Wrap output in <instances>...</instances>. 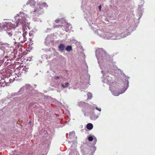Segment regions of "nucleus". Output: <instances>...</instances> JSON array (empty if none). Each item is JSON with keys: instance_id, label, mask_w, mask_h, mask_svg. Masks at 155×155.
I'll return each instance as SVG.
<instances>
[{"instance_id": "obj_1", "label": "nucleus", "mask_w": 155, "mask_h": 155, "mask_svg": "<svg viewBox=\"0 0 155 155\" xmlns=\"http://www.w3.org/2000/svg\"><path fill=\"white\" fill-rule=\"evenodd\" d=\"M15 24H12L10 22H5L3 25V29L6 31H9L18 26L19 22L25 24V15L23 13H20L15 17Z\"/></svg>"}, {"instance_id": "obj_2", "label": "nucleus", "mask_w": 155, "mask_h": 155, "mask_svg": "<svg viewBox=\"0 0 155 155\" xmlns=\"http://www.w3.org/2000/svg\"><path fill=\"white\" fill-rule=\"evenodd\" d=\"M22 30L23 32V33L22 34V36L20 37L19 36L21 35V33L19 32H17L15 35H14V36L16 35V37L14 38L15 40L18 39L22 43H24L27 40V38L25 37V35L28 34V32L27 31V28L25 26H23Z\"/></svg>"}, {"instance_id": "obj_3", "label": "nucleus", "mask_w": 155, "mask_h": 155, "mask_svg": "<svg viewBox=\"0 0 155 155\" xmlns=\"http://www.w3.org/2000/svg\"><path fill=\"white\" fill-rule=\"evenodd\" d=\"M34 12L37 15L42 14L43 13V11L42 6L40 4H36L35 7L34 9Z\"/></svg>"}, {"instance_id": "obj_4", "label": "nucleus", "mask_w": 155, "mask_h": 155, "mask_svg": "<svg viewBox=\"0 0 155 155\" xmlns=\"http://www.w3.org/2000/svg\"><path fill=\"white\" fill-rule=\"evenodd\" d=\"M36 4V3L34 0H29L27 3V5H29L31 6H35Z\"/></svg>"}, {"instance_id": "obj_5", "label": "nucleus", "mask_w": 155, "mask_h": 155, "mask_svg": "<svg viewBox=\"0 0 155 155\" xmlns=\"http://www.w3.org/2000/svg\"><path fill=\"white\" fill-rule=\"evenodd\" d=\"M59 51H62L64 50L65 48V46L63 44H61L59 46Z\"/></svg>"}, {"instance_id": "obj_6", "label": "nucleus", "mask_w": 155, "mask_h": 155, "mask_svg": "<svg viewBox=\"0 0 155 155\" xmlns=\"http://www.w3.org/2000/svg\"><path fill=\"white\" fill-rule=\"evenodd\" d=\"M87 128L88 129L91 130L93 128V125L91 123L88 124L87 125Z\"/></svg>"}, {"instance_id": "obj_7", "label": "nucleus", "mask_w": 155, "mask_h": 155, "mask_svg": "<svg viewBox=\"0 0 155 155\" xmlns=\"http://www.w3.org/2000/svg\"><path fill=\"white\" fill-rule=\"evenodd\" d=\"M7 33H8V34L9 35V36H11V37H12L13 38H15L17 36L16 35H15V36L14 35V36H15L14 37H12V36L13 35V33L12 31H11L10 32H9V31H7ZM16 34V33H15V34L14 35H15ZM13 39H14V38H13Z\"/></svg>"}, {"instance_id": "obj_8", "label": "nucleus", "mask_w": 155, "mask_h": 155, "mask_svg": "<svg viewBox=\"0 0 155 155\" xmlns=\"http://www.w3.org/2000/svg\"><path fill=\"white\" fill-rule=\"evenodd\" d=\"M66 50L68 51H70L72 50V47L71 46H68L66 48Z\"/></svg>"}, {"instance_id": "obj_9", "label": "nucleus", "mask_w": 155, "mask_h": 155, "mask_svg": "<svg viewBox=\"0 0 155 155\" xmlns=\"http://www.w3.org/2000/svg\"><path fill=\"white\" fill-rule=\"evenodd\" d=\"M69 85V84L68 83H66L65 85H64L63 84H61V86L63 88H65L67 87H68Z\"/></svg>"}, {"instance_id": "obj_10", "label": "nucleus", "mask_w": 155, "mask_h": 155, "mask_svg": "<svg viewBox=\"0 0 155 155\" xmlns=\"http://www.w3.org/2000/svg\"><path fill=\"white\" fill-rule=\"evenodd\" d=\"M41 6H42V7L43 6H44L45 7H48V5L45 2H43L41 4Z\"/></svg>"}, {"instance_id": "obj_11", "label": "nucleus", "mask_w": 155, "mask_h": 155, "mask_svg": "<svg viewBox=\"0 0 155 155\" xmlns=\"http://www.w3.org/2000/svg\"><path fill=\"white\" fill-rule=\"evenodd\" d=\"M87 95L88 97V98L91 99L92 98V96L91 93H88Z\"/></svg>"}, {"instance_id": "obj_12", "label": "nucleus", "mask_w": 155, "mask_h": 155, "mask_svg": "<svg viewBox=\"0 0 155 155\" xmlns=\"http://www.w3.org/2000/svg\"><path fill=\"white\" fill-rule=\"evenodd\" d=\"M96 148L95 147H92L90 148V149L94 150V151L92 152V153H94L95 151L96 150Z\"/></svg>"}, {"instance_id": "obj_13", "label": "nucleus", "mask_w": 155, "mask_h": 155, "mask_svg": "<svg viewBox=\"0 0 155 155\" xmlns=\"http://www.w3.org/2000/svg\"><path fill=\"white\" fill-rule=\"evenodd\" d=\"M93 137L91 136H90L88 137V140L89 141H92L93 140Z\"/></svg>"}, {"instance_id": "obj_14", "label": "nucleus", "mask_w": 155, "mask_h": 155, "mask_svg": "<svg viewBox=\"0 0 155 155\" xmlns=\"http://www.w3.org/2000/svg\"><path fill=\"white\" fill-rule=\"evenodd\" d=\"M61 26V25H55L54 26V28H59L60 26Z\"/></svg>"}, {"instance_id": "obj_15", "label": "nucleus", "mask_w": 155, "mask_h": 155, "mask_svg": "<svg viewBox=\"0 0 155 155\" xmlns=\"http://www.w3.org/2000/svg\"><path fill=\"white\" fill-rule=\"evenodd\" d=\"M15 80V78H13L12 80L11 79H10L9 81L10 82H12Z\"/></svg>"}, {"instance_id": "obj_16", "label": "nucleus", "mask_w": 155, "mask_h": 155, "mask_svg": "<svg viewBox=\"0 0 155 155\" xmlns=\"http://www.w3.org/2000/svg\"><path fill=\"white\" fill-rule=\"evenodd\" d=\"M60 21V19H58L55 20V23H59Z\"/></svg>"}, {"instance_id": "obj_17", "label": "nucleus", "mask_w": 155, "mask_h": 155, "mask_svg": "<svg viewBox=\"0 0 155 155\" xmlns=\"http://www.w3.org/2000/svg\"><path fill=\"white\" fill-rule=\"evenodd\" d=\"M96 109L97 110H98L100 111H101V109L100 107L98 108V107H96Z\"/></svg>"}, {"instance_id": "obj_18", "label": "nucleus", "mask_w": 155, "mask_h": 155, "mask_svg": "<svg viewBox=\"0 0 155 155\" xmlns=\"http://www.w3.org/2000/svg\"><path fill=\"white\" fill-rule=\"evenodd\" d=\"M3 28V27H2V25H1V24H0V30H2Z\"/></svg>"}, {"instance_id": "obj_19", "label": "nucleus", "mask_w": 155, "mask_h": 155, "mask_svg": "<svg viewBox=\"0 0 155 155\" xmlns=\"http://www.w3.org/2000/svg\"><path fill=\"white\" fill-rule=\"evenodd\" d=\"M54 78L55 79H58L59 78V77L58 76H55Z\"/></svg>"}, {"instance_id": "obj_20", "label": "nucleus", "mask_w": 155, "mask_h": 155, "mask_svg": "<svg viewBox=\"0 0 155 155\" xmlns=\"http://www.w3.org/2000/svg\"><path fill=\"white\" fill-rule=\"evenodd\" d=\"M101 5H100V6H99V10L100 11H101Z\"/></svg>"}, {"instance_id": "obj_21", "label": "nucleus", "mask_w": 155, "mask_h": 155, "mask_svg": "<svg viewBox=\"0 0 155 155\" xmlns=\"http://www.w3.org/2000/svg\"><path fill=\"white\" fill-rule=\"evenodd\" d=\"M25 19H26V18H25ZM26 19L25 22V24H23V23H20V22H19V23L18 24H19V23H20V24H22V25H25V24H26Z\"/></svg>"}, {"instance_id": "obj_22", "label": "nucleus", "mask_w": 155, "mask_h": 155, "mask_svg": "<svg viewBox=\"0 0 155 155\" xmlns=\"http://www.w3.org/2000/svg\"><path fill=\"white\" fill-rule=\"evenodd\" d=\"M113 94L115 96H118L119 94L118 93L117 94H114V93H113Z\"/></svg>"}]
</instances>
